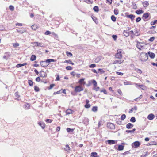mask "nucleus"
<instances>
[{
  "label": "nucleus",
  "mask_w": 157,
  "mask_h": 157,
  "mask_svg": "<svg viewBox=\"0 0 157 157\" xmlns=\"http://www.w3.org/2000/svg\"><path fill=\"white\" fill-rule=\"evenodd\" d=\"M140 58L141 61L145 62L147 60L148 56L146 53L143 52L141 53Z\"/></svg>",
  "instance_id": "1"
},
{
  "label": "nucleus",
  "mask_w": 157,
  "mask_h": 157,
  "mask_svg": "<svg viewBox=\"0 0 157 157\" xmlns=\"http://www.w3.org/2000/svg\"><path fill=\"white\" fill-rule=\"evenodd\" d=\"M71 86L72 88H75V90L74 91L71 92V94L74 95H76V93L78 91V86L74 87V84H72Z\"/></svg>",
  "instance_id": "2"
},
{
  "label": "nucleus",
  "mask_w": 157,
  "mask_h": 157,
  "mask_svg": "<svg viewBox=\"0 0 157 157\" xmlns=\"http://www.w3.org/2000/svg\"><path fill=\"white\" fill-rule=\"evenodd\" d=\"M121 49H118L117 50V52L115 55V57L116 58L121 59L122 57V56L121 53Z\"/></svg>",
  "instance_id": "3"
},
{
  "label": "nucleus",
  "mask_w": 157,
  "mask_h": 157,
  "mask_svg": "<svg viewBox=\"0 0 157 157\" xmlns=\"http://www.w3.org/2000/svg\"><path fill=\"white\" fill-rule=\"evenodd\" d=\"M140 143L138 141H136L132 144V146L133 148H138L140 145Z\"/></svg>",
  "instance_id": "4"
},
{
  "label": "nucleus",
  "mask_w": 157,
  "mask_h": 157,
  "mask_svg": "<svg viewBox=\"0 0 157 157\" xmlns=\"http://www.w3.org/2000/svg\"><path fill=\"white\" fill-rule=\"evenodd\" d=\"M32 44L35 46L40 47H41L44 46V44L42 43H39L38 42H34L32 43Z\"/></svg>",
  "instance_id": "5"
},
{
  "label": "nucleus",
  "mask_w": 157,
  "mask_h": 157,
  "mask_svg": "<svg viewBox=\"0 0 157 157\" xmlns=\"http://www.w3.org/2000/svg\"><path fill=\"white\" fill-rule=\"evenodd\" d=\"M107 127L110 129H113L114 128L115 126L114 124L110 123H108L107 124Z\"/></svg>",
  "instance_id": "6"
},
{
  "label": "nucleus",
  "mask_w": 157,
  "mask_h": 157,
  "mask_svg": "<svg viewBox=\"0 0 157 157\" xmlns=\"http://www.w3.org/2000/svg\"><path fill=\"white\" fill-rule=\"evenodd\" d=\"M135 85H136L139 87H140L141 89L143 90H146L147 89V87L146 86L144 85H139L138 84L135 83H134Z\"/></svg>",
  "instance_id": "7"
},
{
  "label": "nucleus",
  "mask_w": 157,
  "mask_h": 157,
  "mask_svg": "<svg viewBox=\"0 0 157 157\" xmlns=\"http://www.w3.org/2000/svg\"><path fill=\"white\" fill-rule=\"evenodd\" d=\"M40 77H42L44 78L47 76L46 73L42 71H40Z\"/></svg>",
  "instance_id": "8"
},
{
  "label": "nucleus",
  "mask_w": 157,
  "mask_h": 157,
  "mask_svg": "<svg viewBox=\"0 0 157 157\" xmlns=\"http://www.w3.org/2000/svg\"><path fill=\"white\" fill-rule=\"evenodd\" d=\"M126 17L127 18H130L132 21L135 17V16L132 14L127 15Z\"/></svg>",
  "instance_id": "9"
},
{
  "label": "nucleus",
  "mask_w": 157,
  "mask_h": 157,
  "mask_svg": "<svg viewBox=\"0 0 157 157\" xmlns=\"http://www.w3.org/2000/svg\"><path fill=\"white\" fill-rule=\"evenodd\" d=\"M155 115L152 113H151L148 115L147 116V119L149 120H152L155 118Z\"/></svg>",
  "instance_id": "10"
},
{
  "label": "nucleus",
  "mask_w": 157,
  "mask_h": 157,
  "mask_svg": "<svg viewBox=\"0 0 157 157\" xmlns=\"http://www.w3.org/2000/svg\"><path fill=\"white\" fill-rule=\"evenodd\" d=\"M107 142L109 144H114L117 143V141L112 140H109L107 141Z\"/></svg>",
  "instance_id": "11"
},
{
  "label": "nucleus",
  "mask_w": 157,
  "mask_h": 157,
  "mask_svg": "<svg viewBox=\"0 0 157 157\" xmlns=\"http://www.w3.org/2000/svg\"><path fill=\"white\" fill-rule=\"evenodd\" d=\"M123 62V60H115L114 61L113 63L120 64L122 63Z\"/></svg>",
  "instance_id": "12"
},
{
  "label": "nucleus",
  "mask_w": 157,
  "mask_h": 157,
  "mask_svg": "<svg viewBox=\"0 0 157 157\" xmlns=\"http://www.w3.org/2000/svg\"><path fill=\"white\" fill-rule=\"evenodd\" d=\"M149 15H150V14L149 13H145L143 14V17L145 19H147Z\"/></svg>",
  "instance_id": "13"
},
{
  "label": "nucleus",
  "mask_w": 157,
  "mask_h": 157,
  "mask_svg": "<svg viewBox=\"0 0 157 157\" xmlns=\"http://www.w3.org/2000/svg\"><path fill=\"white\" fill-rule=\"evenodd\" d=\"M40 65L42 67H46L48 65L46 63V61H43L40 62Z\"/></svg>",
  "instance_id": "14"
},
{
  "label": "nucleus",
  "mask_w": 157,
  "mask_h": 157,
  "mask_svg": "<svg viewBox=\"0 0 157 157\" xmlns=\"http://www.w3.org/2000/svg\"><path fill=\"white\" fill-rule=\"evenodd\" d=\"M73 111L70 109H67L66 112V115H68L73 113Z\"/></svg>",
  "instance_id": "15"
},
{
  "label": "nucleus",
  "mask_w": 157,
  "mask_h": 157,
  "mask_svg": "<svg viewBox=\"0 0 157 157\" xmlns=\"http://www.w3.org/2000/svg\"><path fill=\"white\" fill-rule=\"evenodd\" d=\"M38 124L43 129L45 128V125L44 122H40L38 123Z\"/></svg>",
  "instance_id": "16"
},
{
  "label": "nucleus",
  "mask_w": 157,
  "mask_h": 157,
  "mask_svg": "<svg viewBox=\"0 0 157 157\" xmlns=\"http://www.w3.org/2000/svg\"><path fill=\"white\" fill-rule=\"evenodd\" d=\"M85 79L84 78H82L79 80V84H80L81 85H84L86 83L84 82Z\"/></svg>",
  "instance_id": "17"
},
{
  "label": "nucleus",
  "mask_w": 157,
  "mask_h": 157,
  "mask_svg": "<svg viewBox=\"0 0 157 157\" xmlns=\"http://www.w3.org/2000/svg\"><path fill=\"white\" fill-rule=\"evenodd\" d=\"M64 150L68 152L70 151V148L68 145L67 144L66 145L65 147L64 148Z\"/></svg>",
  "instance_id": "18"
},
{
  "label": "nucleus",
  "mask_w": 157,
  "mask_h": 157,
  "mask_svg": "<svg viewBox=\"0 0 157 157\" xmlns=\"http://www.w3.org/2000/svg\"><path fill=\"white\" fill-rule=\"evenodd\" d=\"M31 27L32 29L35 30L38 29V27L37 25H33L31 26Z\"/></svg>",
  "instance_id": "19"
},
{
  "label": "nucleus",
  "mask_w": 157,
  "mask_h": 157,
  "mask_svg": "<svg viewBox=\"0 0 157 157\" xmlns=\"http://www.w3.org/2000/svg\"><path fill=\"white\" fill-rule=\"evenodd\" d=\"M123 34L126 37L128 36L129 35V32L128 31H124L123 32Z\"/></svg>",
  "instance_id": "20"
},
{
  "label": "nucleus",
  "mask_w": 157,
  "mask_h": 157,
  "mask_svg": "<svg viewBox=\"0 0 157 157\" xmlns=\"http://www.w3.org/2000/svg\"><path fill=\"white\" fill-rule=\"evenodd\" d=\"M143 6L144 7H147L149 5V3L147 1H144L143 2Z\"/></svg>",
  "instance_id": "21"
},
{
  "label": "nucleus",
  "mask_w": 157,
  "mask_h": 157,
  "mask_svg": "<svg viewBox=\"0 0 157 157\" xmlns=\"http://www.w3.org/2000/svg\"><path fill=\"white\" fill-rule=\"evenodd\" d=\"M133 125L131 123H128L126 125V128L128 129H130V128L133 127Z\"/></svg>",
  "instance_id": "22"
},
{
  "label": "nucleus",
  "mask_w": 157,
  "mask_h": 157,
  "mask_svg": "<svg viewBox=\"0 0 157 157\" xmlns=\"http://www.w3.org/2000/svg\"><path fill=\"white\" fill-rule=\"evenodd\" d=\"M36 59V56L34 55H32L30 58V60L31 61H33Z\"/></svg>",
  "instance_id": "23"
},
{
  "label": "nucleus",
  "mask_w": 157,
  "mask_h": 157,
  "mask_svg": "<svg viewBox=\"0 0 157 157\" xmlns=\"http://www.w3.org/2000/svg\"><path fill=\"white\" fill-rule=\"evenodd\" d=\"M56 61V60L52 59H47L46 60V62L47 63H49L51 62H54Z\"/></svg>",
  "instance_id": "24"
},
{
  "label": "nucleus",
  "mask_w": 157,
  "mask_h": 157,
  "mask_svg": "<svg viewBox=\"0 0 157 157\" xmlns=\"http://www.w3.org/2000/svg\"><path fill=\"white\" fill-rule=\"evenodd\" d=\"M124 147L122 145H119L118 147V150L120 151L122 150H123Z\"/></svg>",
  "instance_id": "25"
},
{
  "label": "nucleus",
  "mask_w": 157,
  "mask_h": 157,
  "mask_svg": "<svg viewBox=\"0 0 157 157\" xmlns=\"http://www.w3.org/2000/svg\"><path fill=\"white\" fill-rule=\"evenodd\" d=\"M143 11L140 10H137L136 11V13L138 14L142 13H143Z\"/></svg>",
  "instance_id": "26"
},
{
  "label": "nucleus",
  "mask_w": 157,
  "mask_h": 157,
  "mask_svg": "<svg viewBox=\"0 0 157 157\" xmlns=\"http://www.w3.org/2000/svg\"><path fill=\"white\" fill-rule=\"evenodd\" d=\"M97 153L96 152H92L91 154V156L93 157H97Z\"/></svg>",
  "instance_id": "27"
},
{
  "label": "nucleus",
  "mask_w": 157,
  "mask_h": 157,
  "mask_svg": "<svg viewBox=\"0 0 157 157\" xmlns=\"http://www.w3.org/2000/svg\"><path fill=\"white\" fill-rule=\"evenodd\" d=\"M9 55L8 53H5L3 57V58L6 59H7L9 57Z\"/></svg>",
  "instance_id": "28"
},
{
  "label": "nucleus",
  "mask_w": 157,
  "mask_h": 157,
  "mask_svg": "<svg viewBox=\"0 0 157 157\" xmlns=\"http://www.w3.org/2000/svg\"><path fill=\"white\" fill-rule=\"evenodd\" d=\"M105 72L103 69H99L98 71V73L102 74L104 73Z\"/></svg>",
  "instance_id": "29"
},
{
  "label": "nucleus",
  "mask_w": 157,
  "mask_h": 157,
  "mask_svg": "<svg viewBox=\"0 0 157 157\" xmlns=\"http://www.w3.org/2000/svg\"><path fill=\"white\" fill-rule=\"evenodd\" d=\"M67 131L68 132H72L74 131V129L67 128Z\"/></svg>",
  "instance_id": "30"
},
{
  "label": "nucleus",
  "mask_w": 157,
  "mask_h": 157,
  "mask_svg": "<svg viewBox=\"0 0 157 157\" xmlns=\"http://www.w3.org/2000/svg\"><path fill=\"white\" fill-rule=\"evenodd\" d=\"M101 59V58L100 57H97L95 59V62L96 63L98 62Z\"/></svg>",
  "instance_id": "31"
},
{
  "label": "nucleus",
  "mask_w": 157,
  "mask_h": 157,
  "mask_svg": "<svg viewBox=\"0 0 157 157\" xmlns=\"http://www.w3.org/2000/svg\"><path fill=\"white\" fill-rule=\"evenodd\" d=\"M151 59H153L155 57V54L153 53H151L149 55Z\"/></svg>",
  "instance_id": "32"
},
{
  "label": "nucleus",
  "mask_w": 157,
  "mask_h": 157,
  "mask_svg": "<svg viewBox=\"0 0 157 157\" xmlns=\"http://www.w3.org/2000/svg\"><path fill=\"white\" fill-rule=\"evenodd\" d=\"M98 107L97 106H94L92 108V111L93 112H96L97 110Z\"/></svg>",
  "instance_id": "33"
},
{
  "label": "nucleus",
  "mask_w": 157,
  "mask_h": 157,
  "mask_svg": "<svg viewBox=\"0 0 157 157\" xmlns=\"http://www.w3.org/2000/svg\"><path fill=\"white\" fill-rule=\"evenodd\" d=\"M130 121L131 122L134 123L135 122L136 120L135 118L134 117H132L131 118Z\"/></svg>",
  "instance_id": "34"
},
{
  "label": "nucleus",
  "mask_w": 157,
  "mask_h": 157,
  "mask_svg": "<svg viewBox=\"0 0 157 157\" xmlns=\"http://www.w3.org/2000/svg\"><path fill=\"white\" fill-rule=\"evenodd\" d=\"M94 10L95 11V12H98L99 10L97 6H95L94 8H93Z\"/></svg>",
  "instance_id": "35"
},
{
  "label": "nucleus",
  "mask_w": 157,
  "mask_h": 157,
  "mask_svg": "<svg viewBox=\"0 0 157 157\" xmlns=\"http://www.w3.org/2000/svg\"><path fill=\"white\" fill-rule=\"evenodd\" d=\"M126 115L124 114L122 115L121 117V119L122 120H124L126 118Z\"/></svg>",
  "instance_id": "36"
},
{
  "label": "nucleus",
  "mask_w": 157,
  "mask_h": 157,
  "mask_svg": "<svg viewBox=\"0 0 157 157\" xmlns=\"http://www.w3.org/2000/svg\"><path fill=\"white\" fill-rule=\"evenodd\" d=\"M111 19L114 22H115L116 21V18L114 15H112L111 16Z\"/></svg>",
  "instance_id": "37"
},
{
  "label": "nucleus",
  "mask_w": 157,
  "mask_h": 157,
  "mask_svg": "<svg viewBox=\"0 0 157 157\" xmlns=\"http://www.w3.org/2000/svg\"><path fill=\"white\" fill-rule=\"evenodd\" d=\"M157 22V20H155L153 21H152L151 22V25H155Z\"/></svg>",
  "instance_id": "38"
},
{
  "label": "nucleus",
  "mask_w": 157,
  "mask_h": 157,
  "mask_svg": "<svg viewBox=\"0 0 157 157\" xmlns=\"http://www.w3.org/2000/svg\"><path fill=\"white\" fill-rule=\"evenodd\" d=\"M34 90L36 92H38L39 91V89L37 86H35Z\"/></svg>",
  "instance_id": "39"
},
{
  "label": "nucleus",
  "mask_w": 157,
  "mask_h": 157,
  "mask_svg": "<svg viewBox=\"0 0 157 157\" xmlns=\"http://www.w3.org/2000/svg\"><path fill=\"white\" fill-rule=\"evenodd\" d=\"M64 62L68 63L73 65L74 64V63L71 60H65Z\"/></svg>",
  "instance_id": "40"
},
{
  "label": "nucleus",
  "mask_w": 157,
  "mask_h": 157,
  "mask_svg": "<svg viewBox=\"0 0 157 157\" xmlns=\"http://www.w3.org/2000/svg\"><path fill=\"white\" fill-rule=\"evenodd\" d=\"M24 106L27 109H29V108L30 105L28 104H26L24 105Z\"/></svg>",
  "instance_id": "41"
},
{
  "label": "nucleus",
  "mask_w": 157,
  "mask_h": 157,
  "mask_svg": "<svg viewBox=\"0 0 157 157\" xmlns=\"http://www.w3.org/2000/svg\"><path fill=\"white\" fill-rule=\"evenodd\" d=\"M96 66V65L95 64H93L90 65L89 66V67L90 68H93L95 67Z\"/></svg>",
  "instance_id": "42"
},
{
  "label": "nucleus",
  "mask_w": 157,
  "mask_h": 157,
  "mask_svg": "<svg viewBox=\"0 0 157 157\" xmlns=\"http://www.w3.org/2000/svg\"><path fill=\"white\" fill-rule=\"evenodd\" d=\"M62 93V92H61V90H60L59 91H57L56 92H54V93H53V94L54 95H56V94H60V93Z\"/></svg>",
  "instance_id": "43"
},
{
  "label": "nucleus",
  "mask_w": 157,
  "mask_h": 157,
  "mask_svg": "<svg viewBox=\"0 0 157 157\" xmlns=\"http://www.w3.org/2000/svg\"><path fill=\"white\" fill-rule=\"evenodd\" d=\"M13 45L14 48H16L19 46V44L17 43H13Z\"/></svg>",
  "instance_id": "44"
},
{
  "label": "nucleus",
  "mask_w": 157,
  "mask_h": 157,
  "mask_svg": "<svg viewBox=\"0 0 157 157\" xmlns=\"http://www.w3.org/2000/svg\"><path fill=\"white\" fill-rule=\"evenodd\" d=\"M66 54H67V55L68 56L71 57L72 56V54H71V53L69 52H66Z\"/></svg>",
  "instance_id": "45"
},
{
  "label": "nucleus",
  "mask_w": 157,
  "mask_h": 157,
  "mask_svg": "<svg viewBox=\"0 0 157 157\" xmlns=\"http://www.w3.org/2000/svg\"><path fill=\"white\" fill-rule=\"evenodd\" d=\"M92 83L93 84V85L95 86H97V83L95 80H93L92 82Z\"/></svg>",
  "instance_id": "46"
},
{
  "label": "nucleus",
  "mask_w": 157,
  "mask_h": 157,
  "mask_svg": "<svg viewBox=\"0 0 157 157\" xmlns=\"http://www.w3.org/2000/svg\"><path fill=\"white\" fill-rule=\"evenodd\" d=\"M66 69L67 70H71L72 69V68L70 66H68L66 67Z\"/></svg>",
  "instance_id": "47"
},
{
  "label": "nucleus",
  "mask_w": 157,
  "mask_h": 157,
  "mask_svg": "<svg viewBox=\"0 0 157 157\" xmlns=\"http://www.w3.org/2000/svg\"><path fill=\"white\" fill-rule=\"evenodd\" d=\"M132 6L133 9H136L137 8V6L135 3H133L132 5Z\"/></svg>",
  "instance_id": "48"
},
{
  "label": "nucleus",
  "mask_w": 157,
  "mask_h": 157,
  "mask_svg": "<svg viewBox=\"0 0 157 157\" xmlns=\"http://www.w3.org/2000/svg\"><path fill=\"white\" fill-rule=\"evenodd\" d=\"M28 83L30 86H33V83L32 81L31 80H29Z\"/></svg>",
  "instance_id": "49"
},
{
  "label": "nucleus",
  "mask_w": 157,
  "mask_h": 157,
  "mask_svg": "<svg viewBox=\"0 0 157 157\" xmlns=\"http://www.w3.org/2000/svg\"><path fill=\"white\" fill-rule=\"evenodd\" d=\"M9 9L13 11L14 10V7L12 5H10L9 6Z\"/></svg>",
  "instance_id": "50"
},
{
  "label": "nucleus",
  "mask_w": 157,
  "mask_h": 157,
  "mask_svg": "<svg viewBox=\"0 0 157 157\" xmlns=\"http://www.w3.org/2000/svg\"><path fill=\"white\" fill-rule=\"evenodd\" d=\"M141 20V18L140 17H138L137 18L136 20V22H139Z\"/></svg>",
  "instance_id": "51"
},
{
  "label": "nucleus",
  "mask_w": 157,
  "mask_h": 157,
  "mask_svg": "<svg viewBox=\"0 0 157 157\" xmlns=\"http://www.w3.org/2000/svg\"><path fill=\"white\" fill-rule=\"evenodd\" d=\"M101 92H103L105 94H106L107 92L105 89H103L101 91Z\"/></svg>",
  "instance_id": "52"
},
{
  "label": "nucleus",
  "mask_w": 157,
  "mask_h": 157,
  "mask_svg": "<svg viewBox=\"0 0 157 157\" xmlns=\"http://www.w3.org/2000/svg\"><path fill=\"white\" fill-rule=\"evenodd\" d=\"M155 38L154 37H151L149 40V41L151 42H152L154 40Z\"/></svg>",
  "instance_id": "53"
},
{
  "label": "nucleus",
  "mask_w": 157,
  "mask_h": 157,
  "mask_svg": "<svg viewBox=\"0 0 157 157\" xmlns=\"http://www.w3.org/2000/svg\"><path fill=\"white\" fill-rule=\"evenodd\" d=\"M51 33V32L49 31H47L44 33V34L46 35H49Z\"/></svg>",
  "instance_id": "54"
},
{
  "label": "nucleus",
  "mask_w": 157,
  "mask_h": 157,
  "mask_svg": "<svg viewBox=\"0 0 157 157\" xmlns=\"http://www.w3.org/2000/svg\"><path fill=\"white\" fill-rule=\"evenodd\" d=\"M90 107V104H86L85 105V107L86 108H89Z\"/></svg>",
  "instance_id": "55"
},
{
  "label": "nucleus",
  "mask_w": 157,
  "mask_h": 157,
  "mask_svg": "<svg viewBox=\"0 0 157 157\" xmlns=\"http://www.w3.org/2000/svg\"><path fill=\"white\" fill-rule=\"evenodd\" d=\"M48 123H51L52 122V120L49 119H47L45 120Z\"/></svg>",
  "instance_id": "56"
},
{
  "label": "nucleus",
  "mask_w": 157,
  "mask_h": 157,
  "mask_svg": "<svg viewBox=\"0 0 157 157\" xmlns=\"http://www.w3.org/2000/svg\"><path fill=\"white\" fill-rule=\"evenodd\" d=\"M117 92L120 95H121L123 94L122 91L120 89H119L117 90Z\"/></svg>",
  "instance_id": "57"
},
{
  "label": "nucleus",
  "mask_w": 157,
  "mask_h": 157,
  "mask_svg": "<svg viewBox=\"0 0 157 157\" xmlns=\"http://www.w3.org/2000/svg\"><path fill=\"white\" fill-rule=\"evenodd\" d=\"M15 95L16 97V98H17L20 97V96L18 95V93L17 92L15 93Z\"/></svg>",
  "instance_id": "58"
},
{
  "label": "nucleus",
  "mask_w": 157,
  "mask_h": 157,
  "mask_svg": "<svg viewBox=\"0 0 157 157\" xmlns=\"http://www.w3.org/2000/svg\"><path fill=\"white\" fill-rule=\"evenodd\" d=\"M113 38L114 39V40H116L117 38V36L116 35H113L112 36Z\"/></svg>",
  "instance_id": "59"
},
{
  "label": "nucleus",
  "mask_w": 157,
  "mask_h": 157,
  "mask_svg": "<svg viewBox=\"0 0 157 157\" xmlns=\"http://www.w3.org/2000/svg\"><path fill=\"white\" fill-rule=\"evenodd\" d=\"M116 73L118 75H119L121 76H122L123 75V73L121 72H117Z\"/></svg>",
  "instance_id": "60"
},
{
  "label": "nucleus",
  "mask_w": 157,
  "mask_h": 157,
  "mask_svg": "<svg viewBox=\"0 0 157 157\" xmlns=\"http://www.w3.org/2000/svg\"><path fill=\"white\" fill-rule=\"evenodd\" d=\"M124 85H125L131 84H130V83L128 81H126L124 82Z\"/></svg>",
  "instance_id": "61"
},
{
  "label": "nucleus",
  "mask_w": 157,
  "mask_h": 157,
  "mask_svg": "<svg viewBox=\"0 0 157 157\" xmlns=\"http://www.w3.org/2000/svg\"><path fill=\"white\" fill-rule=\"evenodd\" d=\"M114 13L115 15H117L118 14V11L116 9L114 10Z\"/></svg>",
  "instance_id": "62"
},
{
  "label": "nucleus",
  "mask_w": 157,
  "mask_h": 157,
  "mask_svg": "<svg viewBox=\"0 0 157 157\" xmlns=\"http://www.w3.org/2000/svg\"><path fill=\"white\" fill-rule=\"evenodd\" d=\"M55 86V85L54 84H52L50 85V87L49 88V89H51L52 88Z\"/></svg>",
  "instance_id": "63"
},
{
  "label": "nucleus",
  "mask_w": 157,
  "mask_h": 157,
  "mask_svg": "<svg viewBox=\"0 0 157 157\" xmlns=\"http://www.w3.org/2000/svg\"><path fill=\"white\" fill-rule=\"evenodd\" d=\"M17 31L18 33L21 34H22L24 33V32L23 31H22L21 30H20L19 29L17 30Z\"/></svg>",
  "instance_id": "64"
}]
</instances>
